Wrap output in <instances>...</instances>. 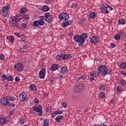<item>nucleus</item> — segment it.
Here are the masks:
<instances>
[{
    "instance_id": "obj_60",
    "label": "nucleus",
    "mask_w": 126,
    "mask_h": 126,
    "mask_svg": "<svg viewBox=\"0 0 126 126\" xmlns=\"http://www.w3.org/2000/svg\"><path fill=\"white\" fill-rule=\"evenodd\" d=\"M107 71H108V73H110V74H111V72H112V70H111V69H108V70H107Z\"/></svg>"
},
{
    "instance_id": "obj_14",
    "label": "nucleus",
    "mask_w": 126,
    "mask_h": 126,
    "mask_svg": "<svg viewBox=\"0 0 126 126\" xmlns=\"http://www.w3.org/2000/svg\"><path fill=\"white\" fill-rule=\"evenodd\" d=\"M32 26H33L34 27H39V26H43V25L39 20H36L32 24Z\"/></svg>"
},
{
    "instance_id": "obj_19",
    "label": "nucleus",
    "mask_w": 126,
    "mask_h": 126,
    "mask_svg": "<svg viewBox=\"0 0 126 126\" xmlns=\"http://www.w3.org/2000/svg\"><path fill=\"white\" fill-rule=\"evenodd\" d=\"M30 89L32 91H36L37 90V87L34 84H32L30 86Z\"/></svg>"
},
{
    "instance_id": "obj_52",
    "label": "nucleus",
    "mask_w": 126,
    "mask_h": 126,
    "mask_svg": "<svg viewBox=\"0 0 126 126\" xmlns=\"http://www.w3.org/2000/svg\"><path fill=\"white\" fill-rule=\"evenodd\" d=\"M0 60H4V55L3 54H0Z\"/></svg>"
},
{
    "instance_id": "obj_33",
    "label": "nucleus",
    "mask_w": 126,
    "mask_h": 126,
    "mask_svg": "<svg viewBox=\"0 0 126 126\" xmlns=\"http://www.w3.org/2000/svg\"><path fill=\"white\" fill-rule=\"evenodd\" d=\"M26 11V9L25 7L22 8L20 10V13H25Z\"/></svg>"
},
{
    "instance_id": "obj_42",
    "label": "nucleus",
    "mask_w": 126,
    "mask_h": 126,
    "mask_svg": "<svg viewBox=\"0 0 126 126\" xmlns=\"http://www.w3.org/2000/svg\"><path fill=\"white\" fill-rule=\"evenodd\" d=\"M93 73L94 74H95V76L96 77L99 76V75H100V72H98L97 71H93Z\"/></svg>"
},
{
    "instance_id": "obj_26",
    "label": "nucleus",
    "mask_w": 126,
    "mask_h": 126,
    "mask_svg": "<svg viewBox=\"0 0 126 126\" xmlns=\"http://www.w3.org/2000/svg\"><path fill=\"white\" fill-rule=\"evenodd\" d=\"M126 67V62H123L121 63L120 65V68H122V69H125Z\"/></svg>"
},
{
    "instance_id": "obj_18",
    "label": "nucleus",
    "mask_w": 126,
    "mask_h": 126,
    "mask_svg": "<svg viewBox=\"0 0 126 126\" xmlns=\"http://www.w3.org/2000/svg\"><path fill=\"white\" fill-rule=\"evenodd\" d=\"M59 64H53L51 65V69L53 71H55V70H57L59 69Z\"/></svg>"
},
{
    "instance_id": "obj_17",
    "label": "nucleus",
    "mask_w": 126,
    "mask_h": 126,
    "mask_svg": "<svg viewBox=\"0 0 126 126\" xmlns=\"http://www.w3.org/2000/svg\"><path fill=\"white\" fill-rule=\"evenodd\" d=\"M61 71L62 73H66L68 71V68L66 66H63L61 67Z\"/></svg>"
},
{
    "instance_id": "obj_7",
    "label": "nucleus",
    "mask_w": 126,
    "mask_h": 126,
    "mask_svg": "<svg viewBox=\"0 0 126 126\" xmlns=\"http://www.w3.org/2000/svg\"><path fill=\"white\" fill-rule=\"evenodd\" d=\"M85 89V85L82 83H79L75 86V90L76 92L80 93Z\"/></svg>"
},
{
    "instance_id": "obj_36",
    "label": "nucleus",
    "mask_w": 126,
    "mask_h": 126,
    "mask_svg": "<svg viewBox=\"0 0 126 126\" xmlns=\"http://www.w3.org/2000/svg\"><path fill=\"white\" fill-rule=\"evenodd\" d=\"M122 91V87L120 86L117 87V88H116V92H117V93H121Z\"/></svg>"
},
{
    "instance_id": "obj_6",
    "label": "nucleus",
    "mask_w": 126,
    "mask_h": 126,
    "mask_svg": "<svg viewBox=\"0 0 126 126\" xmlns=\"http://www.w3.org/2000/svg\"><path fill=\"white\" fill-rule=\"evenodd\" d=\"M97 69L101 75H107V74H110L108 72V69H107V66L106 65H100L97 67Z\"/></svg>"
},
{
    "instance_id": "obj_55",
    "label": "nucleus",
    "mask_w": 126,
    "mask_h": 126,
    "mask_svg": "<svg viewBox=\"0 0 126 126\" xmlns=\"http://www.w3.org/2000/svg\"><path fill=\"white\" fill-rule=\"evenodd\" d=\"M111 47L112 48H115V47H116V44L115 43H111Z\"/></svg>"
},
{
    "instance_id": "obj_57",
    "label": "nucleus",
    "mask_w": 126,
    "mask_h": 126,
    "mask_svg": "<svg viewBox=\"0 0 126 126\" xmlns=\"http://www.w3.org/2000/svg\"><path fill=\"white\" fill-rule=\"evenodd\" d=\"M90 80L91 81H96V79L95 78H94V77H91L90 78Z\"/></svg>"
},
{
    "instance_id": "obj_20",
    "label": "nucleus",
    "mask_w": 126,
    "mask_h": 126,
    "mask_svg": "<svg viewBox=\"0 0 126 126\" xmlns=\"http://www.w3.org/2000/svg\"><path fill=\"white\" fill-rule=\"evenodd\" d=\"M62 119H63V116L62 115L58 116L57 117L55 118V121H56L57 123H60V122H62Z\"/></svg>"
},
{
    "instance_id": "obj_44",
    "label": "nucleus",
    "mask_w": 126,
    "mask_h": 126,
    "mask_svg": "<svg viewBox=\"0 0 126 126\" xmlns=\"http://www.w3.org/2000/svg\"><path fill=\"white\" fill-rule=\"evenodd\" d=\"M9 40V41H11L12 43H13V42H14V37L13 36H11Z\"/></svg>"
},
{
    "instance_id": "obj_58",
    "label": "nucleus",
    "mask_w": 126,
    "mask_h": 126,
    "mask_svg": "<svg viewBox=\"0 0 126 126\" xmlns=\"http://www.w3.org/2000/svg\"><path fill=\"white\" fill-rule=\"evenodd\" d=\"M8 106H11V107H12L13 108H14V107H15V104H9Z\"/></svg>"
},
{
    "instance_id": "obj_53",
    "label": "nucleus",
    "mask_w": 126,
    "mask_h": 126,
    "mask_svg": "<svg viewBox=\"0 0 126 126\" xmlns=\"http://www.w3.org/2000/svg\"><path fill=\"white\" fill-rule=\"evenodd\" d=\"M91 76H93V77H97L95 75V74L93 72L91 73Z\"/></svg>"
},
{
    "instance_id": "obj_59",
    "label": "nucleus",
    "mask_w": 126,
    "mask_h": 126,
    "mask_svg": "<svg viewBox=\"0 0 126 126\" xmlns=\"http://www.w3.org/2000/svg\"><path fill=\"white\" fill-rule=\"evenodd\" d=\"M121 74H122V75H124V76H126V72H122V73H121Z\"/></svg>"
},
{
    "instance_id": "obj_13",
    "label": "nucleus",
    "mask_w": 126,
    "mask_h": 126,
    "mask_svg": "<svg viewBox=\"0 0 126 126\" xmlns=\"http://www.w3.org/2000/svg\"><path fill=\"white\" fill-rule=\"evenodd\" d=\"M62 58L63 61H66V60H69L72 58V56L71 54H65L62 53Z\"/></svg>"
},
{
    "instance_id": "obj_63",
    "label": "nucleus",
    "mask_w": 126,
    "mask_h": 126,
    "mask_svg": "<svg viewBox=\"0 0 126 126\" xmlns=\"http://www.w3.org/2000/svg\"><path fill=\"white\" fill-rule=\"evenodd\" d=\"M69 35H71V36H73V33L72 32H70L69 33Z\"/></svg>"
},
{
    "instance_id": "obj_15",
    "label": "nucleus",
    "mask_w": 126,
    "mask_h": 126,
    "mask_svg": "<svg viewBox=\"0 0 126 126\" xmlns=\"http://www.w3.org/2000/svg\"><path fill=\"white\" fill-rule=\"evenodd\" d=\"M102 13H105V14H108L109 13V11H108V8L105 5H103L101 9Z\"/></svg>"
},
{
    "instance_id": "obj_10",
    "label": "nucleus",
    "mask_w": 126,
    "mask_h": 126,
    "mask_svg": "<svg viewBox=\"0 0 126 126\" xmlns=\"http://www.w3.org/2000/svg\"><path fill=\"white\" fill-rule=\"evenodd\" d=\"M44 15L47 22L50 23L53 21V19L54 18L53 15H50V13H45Z\"/></svg>"
},
{
    "instance_id": "obj_21",
    "label": "nucleus",
    "mask_w": 126,
    "mask_h": 126,
    "mask_svg": "<svg viewBox=\"0 0 126 126\" xmlns=\"http://www.w3.org/2000/svg\"><path fill=\"white\" fill-rule=\"evenodd\" d=\"M99 90H100V91H105L106 90V86L100 84V86L98 87Z\"/></svg>"
},
{
    "instance_id": "obj_64",
    "label": "nucleus",
    "mask_w": 126,
    "mask_h": 126,
    "mask_svg": "<svg viewBox=\"0 0 126 126\" xmlns=\"http://www.w3.org/2000/svg\"><path fill=\"white\" fill-rule=\"evenodd\" d=\"M5 88H7V87H8V84H7V85H5Z\"/></svg>"
},
{
    "instance_id": "obj_43",
    "label": "nucleus",
    "mask_w": 126,
    "mask_h": 126,
    "mask_svg": "<svg viewBox=\"0 0 126 126\" xmlns=\"http://www.w3.org/2000/svg\"><path fill=\"white\" fill-rule=\"evenodd\" d=\"M55 113H56V115H62V114H63V111L61 110H57L55 111Z\"/></svg>"
},
{
    "instance_id": "obj_1",
    "label": "nucleus",
    "mask_w": 126,
    "mask_h": 126,
    "mask_svg": "<svg viewBox=\"0 0 126 126\" xmlns=\"http://www.w3.org/2000/svg\"><path fill=\"white\" fill-rule=\"evenodd\" d=\"M88 36V35L86 33H82L81 35L76 34L74 36L73 39L76 43H78L79 46L82 47V46L84 45V43H85V41L86 39H87Z\"/></svg>"
},
{
    "instance_id": "obj_9",
    "label": "nucleus",
    "mask_w": 126,
    "mask_h": 126,
    "mask_svg": "<svg viewBox=\"0 0 126 126\" xmlns=\"http://www.w3.org/2000/svg\"><path fill=\"white\" fill-rule=\"evenodd\" d=\"M14 68L16 69L17 71H22L23 69H24V66H23V64L21 63H16L14 66Z\"/></svg>"
},
{
    "instance_id": "obj_37",
    "label": "nucleus",
    "mask_w": 126,
    "mask_h": 126,
    "mask_svg": "<svg viewBox=\"0 0 126 126\" xmlns=\"http://www.w3.org/2000/svg\"><path fill=\"white\" fill-rule=\"evenodd\" d=\"M120 83L122 84V85H123V86H125L126 84V81L124 79L120 80Z\"/></svg>"
},
{
    "instance_id": "obj_62",
    "label": "nucleus",
    "mask_w": 126,
    "mask_h": 126,
    "mask_svg": "<svg viewBox=\"0 0 126 126\" xmlns=\"http://www.w3.org/2000/svg\"><path fill=\"white\" fill-rule=\"evenodd\" d=\"M22 17H23H23H24V18H26V19L29 18V17H28V16H27V15H24V16H23H23H22Z\"/></svg>"
},
{
    "instance_id": "obj_49",
    "label": "nucleus",
    "mask_w": 126,
    "mask_h": 126,
    "mask_svg": "<svg viewBox=\"0 0 126 126\" xmlns=\"http://www.w3.org/2000/svg\"><path fill=\"white\" fill-rule=\"evenodd\" d=\"M27 25L25 23H22V27L23 29L26 28Z\"/></svg>"
},
{
    "instance_id": "obj_23",
    "label": "nucleus",
    "mask_w": 126,
    "mask_h": 126,
    "mask_svg": "<svg viewBox=\"0 0 126 126\" xmlns=\"http://www.w3.org/2000/svg\"><path fill=\"white\" fill-rule=\"evenodd\" d=\"M118 24L121 25H124V24H126V20L124 19H119L118 21Z\"/></svg>"
},
{
    "instance_id": "obj_12",
    "label": "nucleus",
    "mask_w": 126,
    "mask_h": 126,
    "mask_svg": "<svg viewBox=\"0 0 126 126\" xmlns=\"http://www.w3.org/2000/svg\"><path fill=\"white\" fill-rule=\"evenodd\" d=\"M45 74H46V68H42L39 72V75L40 78H45Z\"/></svg>"
},
{
    "instance_id": "obj_32",
    "label": "nucleus",
    "mask_w": 126,
    "mask_h": 126,
    "mask_svg": "<svg viewBox=\"0 0 126 126\" xmlns=\"http://www.w3.org/2000/svg\"><path fill=\"white\" fill-rule=\"evenodd\" d=\"M7 81H13V77H12V76L9 75L8 77H7Z\"/></svg>"
},
{
    "instance_id": "obj_48",
    "label": "nucleus",
    "mask_w": 126,
    "mask_h": 126,
    "mask_svg": "<svg viewBox=\"0 0 126 126\" xmlns=\"http://www.w3.org/2000/svg\"><path fill=\"white\" fill-rule=\"evenodd\" d=\"M55 116H57V113L56 112H53L52 114H51V117L52 118H55Z\"/></svg>"
},
{
    "instance_id": "obj_51",
    "label": "nucleus",
    "mask_w": 126,
    "mask_h": 126,
    "mask_svg": "<svg viewBox=\"0 0 126 126\" xmlns=\"http://www.w3.org/2000/svg\"><path fill=\"white\" fill-rule=\"evenodd\" d=\"M63 74L61 75L60 74H59L58 78H60V79H63Z\"/></svg>"
},
{
    "instance_id": "obj_40",
    "label": "nucleus",
    "mask_w": 126,
    "mask_h": 126,
    "mask_svg": "<svg viewBox=\"0 0 126 126\" xmlns=\"http://www.w3.org/2000/svg\"><path fill=\"white\" fill-rule=\"evenodd\" d=\"M61 105H62V106L63 108H66V107H67V104H66V102H65L63 101L62 102Z\"/></svg>"
},
{
    "instance_id": "obj_16",
    "label": "nucleus",
    "mask_w": 126,
    "mask_h": 126,
    "mask_svg": "<svg viewBox=\"0 0 126 126\" xmlns=\"http://www.w3.org/2000/svg\"><path fill=\"white\" fill-rule=\"evenodd\" d=\"M91 42L94 44H97L99 42V38L95 36H93L91 39Z\"/></svg>"
},
{
    "instance_id": "obj_31",
    "label": "nucleus",
    "mask_w": 126,
    "mask_h": 126,
    "mask_svg": "<svg viewBox=\"0 0 126 126\" xmlns=\"http://www.w3.org/2000/svg\"><path fill=\"white\" fill-rule=\"evenodd\" d=\"M56 59L57 61H61V60H63L62 57V53L56 56Z\"/></svg>"
},
{
    "instance_id": "obj_28",
    "label": "nucleus",
    "mask_w": 126,
    "mask_h": 126,
    "mask_svg": "<svg viewBox=\"0 0 126 126\" xmlns=\"http://www.w3.org/2000/svg\"><path fill=\"white\" fill-rule=\"evenodd\" d=\"M5 123V119L3 117H0V125H3Z\"/></svg>"
},
{
    "instance_id": "obj_25",
    "label": "nucleus",
    "mask_w": 126,
    "mask_h": 126,
    "mask_svg": "<svg viewBox=\"0 0 126 126\" xmlns=\"http://www.w3.org/2000/svg\"><path fill=\"white\" fill-rule=\"evenodd\" d=\"M40 20H38L39 22H41V24L42 25H44L45 24V22L44 21L43 19H44L45 17L44 16L39 17Z\"/></svg>"
},
{
    "instance_id": "obj_47",
    "label": "nucleus",
    "mask_w": 126,
    "mask_h": 126,
    "mask_svg": "<svg viewBox=\"0 0 126 126\" xmlns=\"http://www.w3.org/2000/svg\"><path fill=\"white\" fill-rule=\"evenodd\" d=\"M15 81H16V82L20 81V78L19 77H16L15 78Z\"/></svg>"
},
{
    "instance_id": "obj_3",
    "label": "nucleus",
    "mask_w": 126,
    "mask_h": 126,
    "mask_svg": "<svg viewBox=\"0 0 126 126\" xmlns=\"http://www.w3.org/2000/svg\"><path fill=\"white\" fill-rule=\"evenodd\" d=\"M16 98L14 96H12L11 95H9L5 98H2L0 100V103L1 105H3V106H7L9 104V101H15Z\"/></svg>"
},
{
    "instance_id": "obj_45",
    "label": "nucleus",
    "mask_w": 126,
    "mask_h": 126,
    "mask_svg": "<svg viewBox=\"0 0 126 126\" xmlns=\"http://www.w3.org/2000/svg\"><path fill=\"white\" fill-rule=\"evenodd\" d=\"M2 80H6L7 79V77L6 76V75L3 74L2 75Z\"/></svg>"
},
{
    "instance_id": "obj_54",
    "label": "nucleus",
    "mask_w": 126,
    "mask_h": 126,
    "mask_svg": "<svg viewBox=\"0 0 126 126\" xmlns=\"http://www.w3.org/2000/svg\"><path fill=\"white\" fill-rule=\"evenodd\" d=\"M94 126H108L107 125H104V124H100V125H94Z\"/></svg>"
},
{
    "instance_id": "obj_22",
    "label": "nucleus",
    "mask_w": 126,
    "mask_h": 126,
    "mask_svg": "<svg viewBox=\"0 0 126 126\" xmlns=\"http://www.w3.org/2000/svg\"><path fill=\"white\" fill-rule=\"evenodd\" d=\"M41 10H42V11H44V12H46L47 11H49V10H50V8L49 7V6L46 5V6H43L42 7Z\"/></svg>"
},
{
    "instance_id": "obj_4",
    "label": "nucleus",
    "mask_w": 126,
    "mask_h": 126,
    "mask_svg": "<svg viewBox=\"0 0 126 126\" xmlns=\"http://www.w3.org/2000/svg\"><path fill=\"white\" fill-rule=\"evenodd\" d=\"M33 111H35V114L41 116L43 115V107L40 104H35L32 107Z\"/></svg>"
},
{
    "instance_id": "obj_41",
    "label": "nucleus",
    "mask_w": 126,
    "mask_h": 126,
    "mask_svg": "<svg viewBox=\"0 0 126 126\" xmlns=\"http://www.w3.org/2000/svg\"><path fill=\"white\" fill-rule=\"evenodd\" d=\"M14 34L16 37H18V38H21V37H23L22 35L19 34L18 32H14Z\"/></svg>"
},
{
    "instance_id": "obj_56",
    "label": "nucleus",
    "mask_w": 126,
    "mask_h": 126,
    "mask_svg": "<svg viewBox=\"0 0 126 126\" xmlns=\"http://www.w3.org/2000/svg\"><path fill=\"white\" fill-rule=\"evenodd\" d=\"M107 8H110V10H113V7L109 5H107Z\"/></svg>"
},
{
    "instance_id": "obj_29",
    "label": "nucleus",
    "mask_w": 126,
    "mask_h": 126,
    "mask_svg": "<svg viewBox=\"0 0 126 126\" xmlns=\"http://www.w3.org/2000/svg\"><path fill=\"white\" fill-rule=\"evenodd\" d=\"M89 16L90 18H95V17H96V14H95L94 12H91Z\"/></svg>"
},
{
    "instance_id": "obj_46",
    "label": "nucleus",
    "mask_w": 126,
    "mask_h": 126,
    "mask_svg": "<svg viewBox=\"0 0 126 126\" xmlns=\"http://www.w3.org/2000/svg\"><path fill=\"white\" fill-rule=\"evenodd\" d=\"M33 102L35 104H38L39 103V99L38 98L33 99Z\"/></svg>"
},
{
    "instance_id": "obj_2",
    "label": "nucleus",
    "mask_w": 126,
    "mask_h": 126,
    "mask_svg": "<svg viewBox=\"0 0 126 126\" xmlns=\"http://www.w3.org/2000/svg\"><path fill=\"white\" fill-rule=\"evenodd\" d=\"M23 17L21 16H15L12 17L9 19V24L12 27H16L17 29H20V27L18 25L19 22L22 20Z\"/></svg>"
},
{
    "instance_id": "obj_8",
    "label": "nucleus",
    "mask_w": 126,
    "mask_h": 126,
    "mask_svg": "<svg viewBox=\"0 0 126 126\" xmlns=\"http://www.w3.org/2000/svg\"><path fill=\"white\" fill-rule=\"evenodd\" d=\"M59 18L60 20H65V21H66L68 18H69V16L68 15L67 13L63 12L61 13L59 15Z\"/></svg>"
},
{
    "instance_id": "obj_50",
    "label": "nucleus",
    "mask_w": 126,
    "mask_h": 126,
    "mask_svg": "<svg viewBox=\"0 0 126 126\" xmlns=\"http://www.w3.org/2000/svg\"><path fill=\"white\" fill-rule=\"evenodd\" d=\"M77 4L76 3H74L73 4H72L71 5V7L72 8H76V6H77Z\"/></svg>"
},
{
    "instance_id": "obj_30",
    "label": "nucleus",
    "mask_w": 126,
    "mask_h": 126,
    "mask_svg": "<svg viewBox=\"0 0 126 126\" xmlns=\"http://www.w3.org/2000/svg\"><path fill=\"white\" fill-rule=\"evenodd\" d=\"M43 126H49V120H44Z\"/></svg>"
},
{
    "instance_id": "obj_35",
    "label": "nucleus",
    "mask_w": 126,
    "mask_h": 126,
    "mask_svg": "<svg viewBox=\"0 0 126 126\" xmlns=\"http://www.w3.org/2000/svg\"><path fill=\"white\" fill-rule=\"evenodd\" d=\"M118 34H119V36L122 37H124L125 35H126V33H125L124 32H120L118 33Z\"/></svg>"
},
{
    "instance_id": "obj_27",
    "label": "nucleus",
    "mask_w": 126,
    "mask_h": 126,
    "mask_svg": "<svg viewBox=\"0 0 126 126\" xmlns=\"http://www.w3.org/2000/svg\"><path fill=\"white\" fill-rule=\"evenodd\" d=\"M99 98L100 99H104L105 98V93L101 92L99 94Z\"/></svg>"
},
{
    "instance_id": "obj_38",
    "label": "nucleus",
    "mask_w": 126,
    "mask_h": 126,
    "mask_svg": "<svg viewBox=\"0 0 126 126\" xmlns=\"http://www.w3.org/2000/svg\"><path fill=\"white\" fill-rule=\"evenodd\" d=\"M114 39L117 40H120V39H121V36H120V34L119 33L118 34H116L114 36Z\"/></svg>"
},
{
    "instance_id": "obj_34",
    "label": "nucleus",
    "mask_w": 126,
    "mask_h": 126,
    "mask_svg": "<svg viewBox=\"0 0 126 126\" xmlns=\"http://www.w3.org/2000/svg\"><path fill=\"white\" fill-rule=\"evenodd\" d=\"M83 79H86V76H81L80 77H78L77 81H79V80H83Z\"/></svg>"
},
{
    "instance_id": "obj_39",
    "label": "nucleus",
    "mask_w": 126,
    "mask_h": 126,
    "mask_svg": "<svg viewBox=\"0 0 126 126\" xmlns=\"http://www.w3.org/2000/svg\"><path fill=\"white\" fill-rule=\"evenodd\" d=\"M25 119H24V118H20V119L19 120V123L20 124H21V125H24V121Z\"/></svg>"
},
{
    "instance_id": "obj_61",
    "label": "nucleus",
    "mask_w": 126,
    "mask_h": 126,
    "mask_svg": "<svg viewBox=\"0 0 126 126\" xmlns=\"http://www.w3.org/2000/svg\"><path fill=\"white\" fill-rule=\"evenodd\" d=\"M47 112H51L52 111V109L51 108H49V107L47 108Z\"/></svg>"
},
{
    "instance_id": "obj_24",
    "label": "nucleus",
    "mask_w": 126,
    "mask_h": 126,
    "mask_svg": "<svg viewBox=\"0 0 126 126\" xmlns=\"http://www.w3.org/2000/svg\"><path fill=\"white\" fill-rule=\"evenodd\" d=\"M68 25H69V22L68 21L63 22L62 24V27H64V28H65L66 26H68Z\"/></svg>"
},
{
    "instance_id": "obj_11",
    "label": "nucleus",
    "mask_w": 126,
    "mask_h": 126,
    "mask_svg": "<svg viewBox=\"0 0 126 126\" xmlns=\"http://www.w3.org/2000/svg\"><path fill=\"white\" fill-rule=\"evenodd\" d=\"M28 97L27 95L25 94L24 93H22L19 95V99L21 102H25V101H27Z\"/></svg>"
},
{
    "instance_id": "obj_5",
    "label": "nucleus",
    "mask_w": 126,
    "mask_h": 126,
    "mask_svg": "<svg viewBox=\"0 0 126 126\" xmlns=\"http://www.w3.org/2000/svg\"><path fill=\"white\" fill-rule=\"evenodd\" d=\"M9 9H10V5L3 6L0 11L1 15L4 17H7L9 15Z\"/></svg>"
}]
</instances>
